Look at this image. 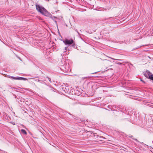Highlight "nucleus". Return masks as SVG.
Instances as JSON below:
<instances>
[{
    "instance_id": "1",
    "label": "nucleus",
    "mask_w": 153,
    "mask_h": 153,
    "mask_svg": "<svg viewBox=\"0 0 153 153\" xmlns=\"http://www.w3.org/2000/svg\"><path fill=\"white\" fill-rule=\"evenodd\" d=\"M36 6L37 10L42 15L46 16H48L49 15V12L43 7L37 4L36 5Z\"/></svg>"
},
{
    "instance_id": "2",
    "label": "nucleus",
    "mask_w": 153,
    "mask_h": 153,
    "mask_svg": "<svg viewBox=\"0 0 153 153\" xmlns=\"http://www.w3.org/2000/svg\"><path fill=\"white\" fill-rule=\"evenodd\" d=\"M63 42L65 45H71L73 47H75L76 46L75 44L74 41L72 39H70L69 40L66 39L65 40H63Z\"/></svg>"
},
{
    "instance_id": "3",
    "label": "nucleus",
    "mask_w": 153,
    "mask_h": 153,
    "mask_svg": "<svg viewBox=\"0 0 153 153\" xmlns=\"http://www.w3.org/2000/svg\"><path fill=\"white\" fill-rule=\"evenodd\" d=\"M60 68L61 70L65 72L68 71L69 70L68 65H67V64H64L61 66Z\"/></svg>"
},
{
    "instance_id": "4",
    "label": "nucleus",
    "mask_w": 153,
    "mask_h": 153,
    "mask_svg": "<svg viewBox=\"0 0 153 153\" xmlns=\"http://www.w3.org/2000/svg\"><path fill=\"white\" fill-rule=\"evenodd\" d=\"M12 79H14V80H27V79L21 77H14L13 76H11V78Z\"/></svg>"
},
{
    "instance_id": "5",
    "label": "nucleus",
    "mask_w": 153,
    "mask_h": 153,
    "mask_svg": "<svg viewBox=\"0 0 153 153\" xmlns=\"http://www.w3.org/2000/svg\"><path fill=\"white\" fill-rule=\"evenodd\" d=\"M144 75L147 78H149L152 74L148 70H146L144 72Z\"/></svg>"
},
{
    "instance_id": "6",
    "label": "nucleus",
    "mask_w": 153,
    "mask_h": 153,
    "mask_svg": "<svg viewBox=\"0 0 153 153\" xmlns=\"http://www.w3.org/2000/svg\"><path fill=\"white\" fill-rule=\"evenodd\" d=\"M21 131L22 133H23L25 134H27L26 131L24 129H21Z\"/></svg>"
},
{
    "instance_id": "7",
    "label": "nucleus",
    "mask_w": 153,
    "mask_h": 153,
    "mask_svg": "<svg viewBox=\"0 0 153 153\" xmlns=\"http://www.w3.org/2000/svg\"><path fill=\"white\" fill-rule=\"evenodd\" d=\"M149 79L153 80V74H152L150 76Z\"/></svg>"
},
{
    "instance_id": "8",
    "label": "nucleus",
    "mask_w": 153,
    "mask_h": 153,
    "mask_svg": "<svg viewBox=\"0 0 153 153\" xmlns=\"http://www.w3.org/2000/svg\"><path fill=\"white\" fill-rule=\"evenodd\" d=\"M4 76L5 77H8L10 78H11V76H10L8 75H7V74H4Z\"/></svg>"
},
{
    "instance_id": "9",
    "label": "nucleus",
    "mask_w": 153,
    "mask_h": 153,
    "mask_svg": "<svg viewBox=\"0 0 153 153\" xmlns=\"http://www.w3.org/2000/svg\"><path fill=\"white\" fill-rule=\"evenodd\" d=\"M65 49L66 51L68 50V51H69V49L68 47H65Z\"/></svg>"
},
{
    "instance_id": "10",
    "label": "nucleus",
    "mask_w": 153,
    "mask_h": 153,
    "mask_svg": "<svg viewBox=\"0 0 153 153\" xmlns=\"http://www.w3.org/2000/svg\"><path fill=\"white\" fill-rule=\"evenodd\" d=\"M48 79V80L50 82H51V79L50 78H47Z\"/></svg>"
},
{
    "instance_id": "11",
    "label": "nucleus",
    "mask_w": 153,
    "mask_h": 153,
    "mask_svg": "<svg viewBox=\"0 0 153 153\" xmlns=\"http://www.w3.org/2000/svg\"><path fill=\"white\" fill-rule=\"evenodd\" d=\"M56 18L55 17H52V19H53V20H54V19H55Z\"/></svg>"
},
{
    "instance_id": "12",
    "label": "nucleus",
    "mask_w": 153,
    "mask_h": 153,
    "mask_svg": "<svg viewBox=\"0 0 153 153\" xmlns=\"http://www.w3.org/2000/svg\"><path fill=\"white\" fill-rule=\"evenodd\" d=\"M133 137V136L131 135V136H130L129 137H131V138H132V137Z\"/></svg>"
},
{
    "instance_id": "13",
    "label": "nucleus",
    "mask_w": 153,
    "mask_h": 153,
    "mask_svg": "<svg viewBox=\"0 0 153 153\" xmlns=\"http://www.w3.org/2000/svg\"><path fill=\"white\" fill-rule=\"evenodd\" d=\"M36 81H39V79H36Z\"/></svg>"
},
{
    "instance_id": "14",
    "label": "nucleus",
    "mask_w": 153,
    "mask_h": 153,
    "mask_svg": "<svg viewBox=\"0 0 153 153\" xmlns=\"http://www.w3.org/2000/svg\"><path fill=\"white\" fill-rule=\"evenodd\" d=\"M76 31L77 32V33H78V34H79V32H78V31L77 30H76Z\"/></svg>"
},
{
    "instance_id": "15",
    "label": "nucleus",
    "mask_w": 153,
    "mask_h": 153,
    "mask_svg": "<svg viewBox=\"0 0 153 153\" xmlns=\"http://www.w3.org/2000/svg\"><path fill=\"white\" fill-rule=\"evenodd\" d=\"M54 21L56 23V20H54Z\"/></svg>"
},
{
    "instance_id": "16",
    "label": "nucleus",
    "mask_w": 153,
    "mask_h": 153,
    "mask_svg": "<svg viewBox=\"0 0 153 153\" xmlns=\"http://www.w3.org/2000/svg\"><path fill=\"white\" fill-rule=\"evenodd\" d=\"M118 64H121V63L119 62Z\"/></svg>"
},
{
    "instance_id": "17",
    "label": "nucleus",
    "mask_w": 153,
    "mask_h": 153,
    "mask_svg": "<svg viewBox=\"0 0 153 153\" xmlns=\"http://www.w3.org/2000/svg\"><path fill=\"white\" fill-rule=\"evenodd\" d=\"M116 60H119V59H116Z\"/></svg>"
},
{
    "instance_id": "18",
    "label": "nucleus",
    "mask_w": 153,
    "mask_h": 153,
    "mask_svg": "<svg viewBox=\"0 0 153 153\" xmlns=\"http://www.w3.org/2000/svg\"><path fill=\"white\" fill-rule=\"evenodd\" d=\"M141 80V81H143H143H142V80Z\"/></svg>"
}]
</instances>
